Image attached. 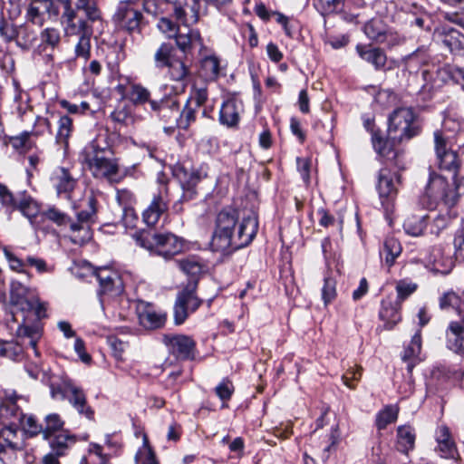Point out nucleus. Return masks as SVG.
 <instances>
[{"label": "nucleus", "instance_id": "nucleus-1", "mask_svg": "<svg viewBox=\"0 0 464 464\" xmlns=\"http://www.w3.org/2000/svg\"><path fill=\"white\" fill-rule=\"evenodd\" d=\"M258 231L257 216L254 213L239 221L236 208H223L216 218L209 246L211 251L229 255L247 246Z\"/></svg>", "mask_w": 464, "mask_h": 464}, {"label": "nucleus", "instance_id": "nucleus-2", "mask_svg": "<svg viewBox=\"0 0 464 464\" xmlns=\"http://www.w3.org/2000/svg\"><path fill=\"white\" fill-rule=\"evenodd\" d=\"M388 136L374 133L372 143L376 153L398 169H403L401 161L402 152L396 147L404 140L420 134L422 125L419 115L411 107L395 109L388 119Z\"/></svg>", "mask_w": 464, "mask_h": 464}, {"label": "nucleus", "instance_id": "nucleus-3", "mask_svg": "<svg viewBox=\"0 0 464 464\" xmlns=\"http://www.w3.org/2000/svg\"><path fill=\"white\" fill-rule=\"evenodd\" d=\"M434 143L439 168L452 173L453 185H450L441 175L431 171L425 188V196L433 198L435 201L440 199L448 208L454 207L460 197L459 190L461 180L458 174L461 161L457 151L448 149L447 139L440 130L434 132Z\"/></svg>", "mask_w": 464, "mask_h": 464}, {"label": "nucleus", "instance_id": "nucleus-4", "mask_svg": "<svg viewBox=\"0 0 464 464\" xmlns=\"http://www.w3.org/2000/svg\"><path fill=\"white\" fill-rule=\"evenodd\" d=\"M10 301L17 311L23 314V324L16 330L18 337L29 338V345L36 357L40 356L37 343L42 336V329L38 324L27 325L25 320L31 314L40 321L46 316L45 304L40 302L36 289L26 285L21 279H12L10 283Z\"/></svg>", "mask_w": 464, "mask_h": 464}, {"label": "nucleus", "instance_id": "nucleus-5", "mask_svg": "<svg viewBox=\"0 0 464 464\" xmlns=\"http://www.w3.org/2000/svg\"><path fill=\"white\" fill-rule=\"evenodd\" d=\"M83 162L95 178L113 180L118 175V159L111 146L101 138H96L86 145L82 152Z\"/></svg>", "mask_w": 464, "mask_h": 464}, {"label": "nucleus", "instance_id": "nucleus-6", "mask_svg": "<svg viewBox=\"0 0 464 464\" xmlns=\"http://www.w3.org/2000/svg\"><path fill=\"white\" fill-rule=\"evenodd\" d=\"M136 244L149 250L152 255L166 260L173 258L184 248V239L170 232H152L142 230L133 236Z\"/></svg>", "mask_w": 464, "mask_h": 464}, {"label": "nucleus", "instance_id": "nucleus-7", "mask_svg": "<svg viewBox=\"0 0 464 464\" xmlns=\"http://www.w3.org/2000/svg\"><path fill=\"white\" fill-rule=\"evenodd\" d=\"M50 394L53 400H67L77 413L89 420H94L95 411L89 404L83 389L77 386L68 377L53 381L49 384Z\"/></svg>", "mask_w": 464, "mask_h": 464}, {"label": "nucleus", "instance_id": "nucleus-8", "mask_svg": "<svg viewBox=\"0 0 464 464\" xmlns=\"http://www.w3.org/2000/svg\"><path fill=\"white\" fill-rule=\"evenodd\" d=\"M172 174L178 180L182 189V195L173 206L172 210L176 214L183 212V203L196 198L198 195V185L207 177L202 170L187 166L185 163L178 162L172 167Z\"/></svg>", "mask_w": 464, "mask_h": 464}, {"label": "nucleus", "instance_id": "nucleus-9", "mask_svg": "<svg viewBox=\"0 0 464 464\" xmlns=\"http://www.w3.org/2000/svg\"><path fill=\"white\" fill-rule=\"evenodd\" d=\"M0 201L1 204L11 209L18 210L21 214L29 219L34 225V219L40 213L41 205L27 191L23 190L13 194L6 186L0 184Z\"/></svg>", "mask_w": 464, "mask_h": 464}, {"label": "nucleus", "instance_id": "nucleus-10", "mask_svg": "<svg viewBox=\"0 0 464 464\" xmlns=\"http://www.w3.org/2000/svg\"><path fill=\"white\" fill-rule=\"evenodd\" d=\"M97 204L95 197L89 196L87 208L78 212L76 221L71 219L70 239L73 244L82 246L92 239V233L90 224L95 222Z\"/></svg>", "mask_w": 464, "mask_h": 464}, {"label": "nucleus", "instance_id": "nucleus-11", "mask_svg": "<svg viewBox=\"0 0 464 464\" xmlns=\"http://www.w3.org/2000/svg\"><path fill=\"white\" fill-rule=\"evenodd\" d=\"M197 281L188 282L177 294L173 307L174 324L176 325L184 324L189 314L196 312L203 304V300L197 295Z\"/></svg>", "mask_w": 464, "mask_h": 464}, {"label": "nucleus", "instance_id": "nucleus-12", "mask_svg": "<svg viewBox=\"0 0 464 464\" xmlns=\"http://www.w3.org/2000/svg\"><path fill=\"white\" fill-rule=\"evenodd\" d=\"M397 183L401 182V175L398 172H392L388 168H382L378 173L377 190L386 214L392 213L394 210V201L397 197Z\"/></svg>", "mask_w": 464, "mask_h": 464}, {"label": "nucleus", "instance_id": "nucleus-13", "mask_svg": "<svg viewBox=\"0 0 464 464\" xmlns=\"http://www.w3.org/2000/svg\"><path fill=\"white\" fill-rule=\"evenodd\" d=\"M113 20L120 29L129 33L140 32L143 15L134 1H121L113 15Z\"/></svg>", "mask_w": 464, "mask_h": 464}, {"label": "nucleus", "instance_id": "nucleus-14", "mask_svg": "<svg viewBox=\"0 0 464 464\" xmlns=\"http://www.w3.org/2000/svg\"><path fill=\"white\" fill-rule=\"evenodd\" d=\"M179 102L176 96H165L160 101L150 102L153 116L165 124V129L174 130L178 125Z\"/></svg>", "mask_w": 464, "mask_h": 464}, {"label": "nucleus", "instance_id": "nucleus-15", "mask_svg": "<svg viewBox=\"0 0 464 464\" xmlns=\"http://www.w3.org/2000/svg\"><path fill=\"white\" fill-rule=\"evenodd\" d=\"M73 24L82 22L92 28H103V14L99 0H76L74 4Z\"/></svg>", "mask_w": 464, "mask_h": 464}, {"label": "nucleus", "instance_id": "nucleus-16", "mask_svg": "<svg viewBox=\"0 0 464 464\" xmlns=\"http://www.w3.org/2000/svg\"><path fill=\"white\" fill-rule=\"evenodd\" d=\"M164 187L154 194L149 206L142 212V220L148 227H155L162 215L169 210V188L167 182L160 180Z\"/></svg>", "mask_w": 464, "mask_h": 464}, {"label": "nucleus", "instance_id": "nucleus-17", "mask_svg": "<svg viewBox=\"0 0 464 464\" xmlns=\"http://www.w3.org/2000/svg\"><path fill=\"white\" fill-rule=\"evenodd\" d=\"M94 28L86 25L82 22L64 25V33L67 37L76 36L78 42L75 45V56L88 60L91 55V37Z\"/></svg>", "mask_w": 464, "mask_h": 464}, {"label": "nucleus", "instance_id": "nucleus-18", "mask_svg": "<svg viewBox=\"0 0 464 464\" xmlns=\"http://www.w3.org/2000/svg\"><path fill=\"white\" fill-rule=\"evenodd\" d=\"M163 343L169 353L179 360H193L195 358L196 342L185 334H165Z\"/></svg>", "mask_w": 464, "mask_h": 464}, {"label": "nucleus", "instance_id": "nucleus-19", "mask_svg": "<svg viewBox=\"0 0 464 464\" xmlns=\"http://www.w3.org/2000/svg\"><path fill=\"white\" fill-rule=\"evenodd\" d=\"M94 276L99 282L98 295L100 297L102 295L116 296L123 292V282L117 271L109 267H100L94 271Z\"/></svg>", "mask_w": 464, "mask_h": 464}, {"label": "nucleus", "instance_id": "nucleus-20", "mask_svg": "<svg viewBox=\"0 0 464 464\" xmlns=\"http://www.w3.org/2000/svg\"><path fill=\"white\" fill-rule=\"evenodd\" d=\"M17 396H10L0 404V425L3 428H9V432L20 429L24 413L16 404Z\"/></svg>", "mask_w": 464, "mask_h": 464}, {"label": "nucleus", "instance_id": "nucleus-21", "mask_svg": "<svg viewBox=\"0 0 464 464\" xmlns=\"http://www.w3.org/2000/svg\"><path fill=\"white\" fill-rule=\"evenodd\" d=\"M136 312L139 323L141 326L149 330H155L165 325L167 314L161 311H156L152 304L140 301L136 306Z\"/></svg>", "mask_w": 464, "mask_h": 464}, {"label": "nucleus", "instance_id": "nucleus-22", "mask_svg": "<svg viewBox=\"0 0 464 464\" xmlns=\"http://www.w3.org/2000/svg\"><path fill=\"white\" fill-rule=\"evenodd\" d=\"M184 30L178 29L174 38L177 47L184 53L188 54L193 49L204 47L203 38L198 29L184 25Z\"/></svg>", "mask_w": 464, "mask_h": 464}, {"label": "nucleus", "instance_id": "nucleus-23", "mask_svg": "<svg viewBox=\"0 0 464 464\" xmlns=\"http://www.w3.org/2000/svg\"><path fill=\"white\" fill-rule=\"evenodd\" d=\"M167 67L169 80L176 82L177 87L184 92L191 80L190 65L187 64L182 58L177 56L172 59V62Z\"/></svg>", "mask_w": 464, "mask_h": 464}, {"label": "nucleus", "instance_id": "nucleus-24", "mask_svg": "<svg viewBox=\"0 0 464 464\" xmlns=\"http://www.w3.org/2000/svg\"><path fill=\"white\" fill-rule=\"evenodd\" d=\"M243 104L237 99L230 98L225 101L219 111V122L227 128H237L240 121Z\"/></svg>", "mask_w": 464, "mask_h": 464}, {"label": "nucleus", "instance_id": "nucleus-25", "mask_svg": "<svg viewBox=\"0 0 464 464\" xmlns=\"http://www.w3.org/2000/svg\"><path fill=\"white\" fill-rule=\"evenodd\" d=\"M161 4L172 6L174 16L179 22L187 21V13L182 0H143V8L148 14L158 15L163 13Z\"/></svg>", "mask_w": 464, "mask_h": 464}, {"label": "nucleus", "instance_id": "nucleus-26", "mask_svg": "<svg viewBox=\"0 0 464 464\" xmlns=\"http://www.w3.org/2000/svg\"><path fill=\"white\" fill-rule=\"evenodd\" d=\"M446 347L454 353L464 356V323L451 321L445 332Z\"/></svg>", "mask_w": 464, "mask_h": 464}, {"label": "nucleus", "instance_id": "nucleus-27", "mask_svg": "<svg viewBox=\"0 0 464 464\" xmlns=\"http://www.w3.org/2000/svg\"><path fill=\"white\" fill-rule=\"evenodd\" d=\"M358 55L366 63H371L377 71H385L387 55L383 49L372 44H357Z\"/></svg>", "mask_w": 464, "mask_h": 464}, {"label": "nucleus", "instance_id": "nucleus-28", "mask_svg": "<svg viewBox=\"0 0 464 464\" xmlns=\"http://www.w3.org/2000/svg\"><path fill=\"white\" fill-rule=\"evenodd\" d=\"M424 198H426L425 195ZM427 208H436L439 204H441L446 208V212L437 215L433 218L430 226V233L438 237L450 226L453 218L456 217V214H451L450 212V209L453 207L448 208L440 199H437L435 201L433 198L427 197Z\"/></svg>", "mask_w": 464, "mask_h": 464}, {"label": "nucleus", "instance_id": "nucleus-29", "mask_svg": "<svg viewBox=\"0 0 464 464\" xmlns=\"http://www.w3.org/2000/svg\"><path fill=\"white\" fill-rule=\"evenodd\" d=\"M435 439L438 443L437 450L440 456L445 459H453L458 454L456 444L451 437L450 429L440 425L435 432Z\"/></svg>", "mask_w": 464, "mask_h": 464}, {"label": "nucleus", "instance_id": "nucleus-30", "mask_svg": "<svg viewBox=\"0 0 464 464\" xmlns=\"http://www.w3.org/2000/svg\"><path fill=\"white\" fill-rule=\"evenodd\" d=\"M421 351V331L418 330L405 347L401 360L406 363L408 373L411 374L413 368L420 362L419 355Z\"/></svg>", "mask_w": 464, "mask_h": 464}, {"label": "nucleus", "instance_id": "nucleus-31", "mask_svg": "<svg viewBox=\"0 0 464 464\" xmlns=\"http://www.w3.org/2000/svg\"><path fill=\"white\" fill-rule=\"evenodd\" d=\"M178 264L180 270L191 277L190 282L197 281V285L200 276L208 270L206 262L196 256L180 259Z\"/></svg>", "mask_w": 464, "mask_h": 464}, {"label": "nucleus", "instance_id": "nucleus-32", "mask_svg": "<svg viewBox=\"0 0 464 464\" xmlns=\"http://www.w3.org/2000/svg\"><path fill=\"white\" fill-rule=\"evenodd\" d=\"M51 180L58 195L70 194L76 185V179L72 177L70 170L64 167H58L53 172Z\"/></svg>", "mask_w": 464, "mask_h": 464}, {"label": "nucleus", "instance_id": "nucleus-33", "mask_svg": "<svg viewBox=\"0 0 464 464\" xmlns=\"http://www.w3.org/2000/svg\"><path fill=\"white\" fill-rule=\"evenodd\" d=\"M401 304L391 300H382L379 312V318L384 322L386 330L392 329L401 320Z\"/></svg>", "mask_w": 464, "mask_h": 464}, {"label": "nucleus", "instance_id": "nucleus-34", "mask_svg": "<svg viewBox=\"0 0 464 464\" xmlns=\"http://www.w3.org/2000/svg\"><path fill=\"white\" fill-rule=\"evenodd\" d=\"M441 42L453 54L464 53V34L455 28H443L440 33Z\"/></svg>", "mask_w": 464, "mask_h": 464}, {"label": "nucleus", "instance_id": "nucleus-35", "mask_svg": "<svg viewBox=\"0 0 464 464\" xmlns=\"http://www.w3.org/2000/svg\"><path fill=\"white\" fill-rule=\"evenodd\" d=\"M428 222V215L410 214L403 221L404 232L411 237H420L424 234Z\"/></svg>", "mask_w": 464, "mask_h": 464}, {"label": "nucleus", "instance_id": "nucleus-36", "mask_svg": "<svg viewBox=\"0 0 464 464\" xmlns=\"http://www.w3.org/2000/svg\"><path fill=\"white\" fill-rule=\"evenodd\" d=\"M439 307L447 313H456L460 315L463 312V301L459 294L453 290H448L439 297Z\"/></svg>", "mask_w": 464, "mask_h": 464}, {"label": "nucleus", "instance_id": "nucleus-37", "mask_svg": "<svg viewBox=\"0 0 464 464\" xmlns=\"http://www.w3.org/2000/svg\"><path fill=\"white\" fill-rule=\"evenodd\" d=\"M415 444L414 430L411 426L403 425L397 428V450L408 453L413 450Z\"/></svg>", "mask_w": 464, "mask_h": 464}, {"label": "nucleus", "instance_id": "nucleus-38", "mask_svg": "<svg viewBox=\"0 0 464 464\" xmlns=\"http://www.w3.org/2000/svg\"><path fill=\"white\" fill-rule=\"evenodd\" d=\"M401 251L402 247L400 241L393 237H389L384 240L380 255L381 257L384 258L388 267H391L394 265L396 258L401 254Z\"/></svg>", "mask_w": 464, "mask_h": 464}, {"label": "nucleus", "instance_id": "nucleus-39", "mask_svg": "<svg viewBox=\"0 0 464 464\" xmlns=\"http://www.w3.org/2000/svg\"><path fill=\"white\" fill-rule=\"evenodd\" d=\"M49 440L52 453L57 456H63L70 446L76 442V437L68 432L54 434Z\"/></svg>", "mask_w": 464, "mask_h": 464}, {"label": "nucleus", "instance_id": "nucleus-40", "mask_svg": "<svg viewBox=\"0 0 464 464\" xmlns=\"http://www.w3.org/2000/svg\"><path fill=\"white\" fill-rule=\"evenodd\" d=\"M200 73L206 81H216L220 73V60L216 55H208L200 61Z\"/></svg>", "mask_w": 464, "mask_h": 464}, {"label": "nucleus", "instance_id": "nucleus-41", "mask_svg": "<svg viewBox=\"0 0 464 464\" xmlns=\"http://www.w3.org/2000/svg\"><path fill=\"white\" fill-rule=\"evenodd\" d=\"M0 358L19 362L24 358V347L14 340L0 339Z\"/></svg>", "mask_w": 464, "mask_h": 464}, {"label": "nucleus", "instance_id": "nucleus-42", "mask_svg": "<svg viewBox=\"0 0 464 464\" xmlns=\"http://www.w3.org/2000/svg\"><path fill=\"white\" fill-rule=\"evenodd\" d=\"M73 130L72 119L67 115L61 116L58 121L56 143L66 151L69 147V138Z\"/></svg>", "mask_w": 464, "mask_h": 464}, {"label": "nucleus", "instance_id": "nucleus-43", "mask_svg": "<svg viewBox=\"0 0 464 464\" xmlns=\"http://www.w3.org/2000/svg\"><path fill=\"white\" fill-rule=\"evenodd\" d=\"M34 133L33 131H23L18 135L9 136L7 137V143L15 151L24 154L35 146V142L32 140Z\"/></svg>", "mask_w": 464, "mask_h": 464}, {"label": "nucleus", "instance_id": "nucleus-44", "mask_svg": "<svg viewBox=\"0 0 464 464\" xmlns=\"http://www.w3.org/2000/svg\"><path fill=\"white\" fill-rule=\"evenodd\" d=\"M388 26L379 18L371 19L364 24L363 31L366 36L376 44H382Z\"/></svg>", "mask_w": 464, "mask_h": 464}, {"label": "nucleus", "instance_id": "nucleus-45", "mask_svg": "<svg viewBox=\"0 0 464 464\" xmlns=\"http://www.w3.org/2000/svg\"><path fill=\"white\" fill-rule=\"evenodd\" d=\"M198 107L192 103L191 99H188L183 109H179L178 129L188 130L191 123L197 119Z\"/></svg>", "mask_w": 464, "mask_h": 464}, {"label": "nucleus", "instance_id": "nucleus-46", "mask_svg": "<svg viewBox=\"0 0 464 464\" xmlns=\"http://www.w3.org/2000/svg\"><path fill=\"white\" fill-rule=\"evenodd\" d=\"M128 100L134 106H140L146 102L150 106V102L155 101L150 99V91L140 83L130 84Z\"/></svg>", "mask_w": 464, "mask_h": 464}, {"label": "nucleus", "instance_id": "nucleus-47", "mask_svg": "<svg viewBox=\"0 0 464 464\" xmlns=\"http://www.w3.org/2000/svg\"><path fill=\"white\" fill-rule=\"evenodd\" d=\"M399 408L396 405H386L381 410L375 418V425L379 430H384L389 424L395 422L398 419Z\"/></svg>", "mask_w": 464, "mask_h": 464}, {"label": "nucleus", "instance_id": "nucleus-48", "mask_svg": "<svg viewBox=\"0 0 464 464\" xmlns=\"http://www.w3.org/2000/svg\"><path fill=\"white\" fill-rule=\"evenodd\" d=\"M63 425L64 421L58 413H50L46 415L42 432L44 440H51L55 433L63 430Z\"/></svg>", "mask_w": 464, "mask_h": 464}, {"label": "nucleus", "instance_id": "nucleus-49", "mask_svg": "<svg viewBox=\"0 0 464 464\" xmlns=\"http://www.w3.org/2000/svg\"><path fill=\"white\" fill-rule=\"evenodd\" d=\"M174 51L175 49L171 44L162 43L154 54L156 67L159 69L167 67L172 62V59L177 57L174 55Z\"/></svg>", "mask_w": 464, "mask_h": 464}, {"label": "nucleus", "instance_id": "nucleus-50", "mask_svg": "<svg viewBox=\"0 0 464 464\" xmlns=\"http://www.w3.org/2000/svg\"><path fill=\"white\" fill-rule=\"evenodd\" d=\"M345 0H313L314 8L324 16L343 11Z\"/></svg>", "mask_w": 464, "mask_h": 464}, {"label": "nucleus", "instance_id": "nucleus-51", "mask_svg": "<svg viewBox=\"0 0 464 464\" xmlns=\"http://www.w3.org/2000/svg\"><path fill=\"white\" fill-rule=\"evenodd\" d=\"M41 45L50 47L52 50L57 48L61 43V34L59 29L47 27L40 34Z\"/></svg>", "mask_w": 464, "mask_h": 464}, {"label": "nucleus", "instance_id": "nucleus-52", "mask_svg": "<svg viewBox=\"0 0 464 464\" xmlns=\"http://www.w3.org/2000/svg\"><path fill=\"white\" fill-rule=\"evenodd\" d=\"M136 464H160L156 459L155 452L149 445L147 437H144L143 446L135 455Z\"/></svg>", "mask_w": 464, "mask_h": 464}, {"label": "nucleus", "instance_id": "nucleus-53", "mask_svg": "<svg viewBox=\"0 0 464 464\" xmlns=\"http://www.w3.org/2000/svg\"><path fill=\"white\" fill-rule=\"evenodd\" d=\"M395 289L397 293V301L401 304L418 289V285L413 283L411 280L405 278L396 282Z\"/></svg>", "mask_w": 464, "mask_h": 464}, {"label": "nucleus", "instance_id": "nucleus-54", "mask_svg": "<svg viewBox=\"0 0 464 464\" xmlns=\"http://www.w3.org/2000/svg\"><path fill=\"white\" fill-rule=\"evenodd\" d=\"M18 27L2 15L0 17V38L5 43H11L18 37Z\"/></svg>", "mask_w": 464, "mask_h": 464}, {"label": "nucleus", "instance_id": "nucleus-55", "mask_svg": "<svg viewBox=\"0 0 464 464\" xmlns=\"http://www.w3.org/2000/svg\"><path fill=\"white\" fill-rule=\"evenodd\" d=\"M111 119L120 126L128 127L133 123V116L129 106H119L111 113Z\"/></svg>", "mask_w": 464, "mask_h": 464}, {"label": "nucleus", "instance_id": "nucleus-56", "mask_svg": "<svg viewBox=\"0 0 464 464\" xmlns=\"http://www.w3.org/2000/svg\"><path fill=\"white\" fill-rule=\"evenodd\" d=\"M48 220L55 223L59 227L71 226V218L64 212L55 207L49 208L42 213Z\"/></svg>", "mask_w": 464, "mask_h": 464}, {"label": "nucleus", "instance_id": "nucleus-57", "mask_svg": "<svg viewBox=\"0 0 464 464\" xmlns=\"http://www.w3.org/2000/svg\"><path fill=\"white\" fill-rule=\"evenodd\" d=\"M337 296L336 281L334 278L325 276L324 279V285L322 287V299L324 306L331 304Z\"/></svg>", "mask_w": 464, "mask_h": 464}, {"label": "nucleus", "instance_id": "nucleus-58", "mask_svg": "<svg viewBox=\"0 0 464 464\" xmlns=\"http://www.w3.org/2000/svg\"><path fill=\"white\" fill-rule=\"evenodd\" d=\"M5 256L9 263V266L12 270L18 272L22 276H25L28 280L31 278V275L29 272L25 270L26 266V259L22 260L21 258L17 257L14 254H13L11 251L5 248L4 250Z\"/></svg>", "mask_w": 464, "mask_h": 464}, {"label": "nucleus", "instance_id": "nucleus-59", "mask_svg": "<svg viewBox=\"0 0 464 464\" xmlns=\"http://www.w3.org/2000/svg\"><path fill=\"white\" fill-rule=\"evenodd\" d=\"M235 392V387L228 378H224L215 388L216 395L223 401V403L229 401ZM225 407V404H223Z\"/></svg>", "mask_w": 464, "mask_h": 464}, {"label": "nucleus", "instance_id": "nucleus-60", "mask_svg": "<svg viewBox=\"0 0 464 464\" xmlns=\"http://www.w3.org/2000/svg\"><path fill=\"white\" fill-rule=\"evenodd\" d=\"M453 246L456 260L462 261L464 259V220L454 234Z\"/></svg>", "mask_w": 464, "mask_h": 464}, {"label": "nucleus", "instance_id": "nucleus-61", "mask_svg": "<svg viewBox=\"0 0 464 464\" xmlns=\"http://www.w3.org/2000/svg\"><path fill=\"white\" fill-rule=\"evenodd\" d=\"M20 429L24 430L31 437L36 436L38 434H42L43 432V425L39 424L36 419L32 415L24 414V418L20 426Z\"/></svg>", "mask_w": 464, "mask_h": 464}, {"label": "nucleus", "instance_id": "nucleus-62", "mask_svg": "<svg viewBox=\"0 0 464 464\" xmlns=\"http://www.w3.org/2000/svg\"><path fill=\"white\" fill-rule=\"evenodd\" d=\"M42 0H30V4L26 10L27 20L38 25H42L44 23L40 7L37 5V4H40Z\"/></svg>", "mask_w": 464, "mask_h": 464}, {"label": "nucleus", "instance_id": "nucleus-63", "mask_svg": "<svg viewBox=\"0 0 464 464\" xmlns=\"http://www.w3.org/2000/svg\"><path fill=\"white\" fill-rule=\"evenodd\" d=\"M186 6L188 11L186 10L187 13V21L185 23H181L183 25L195 24L199 20V10H200V3L199 0H191L190 4L186 3Z\"/></svg>", "mask_w": 464, "mask_h": 464}, {"label": "nucleus", "instance_id": "nucleus-64", "mask_svg": "<svg viewBox=\"0 0 464 464\" xmlns=\"http://www.w3.org/2000/svg\"><path fill=\"white\" fill-rule=\"evenodd\" d=\"M116 199L122 208L134 207L136 203L135 195L128 188L118 189Z\"/></svg>", "mask_w": 464, "mask_h": 464}]
</instances>
